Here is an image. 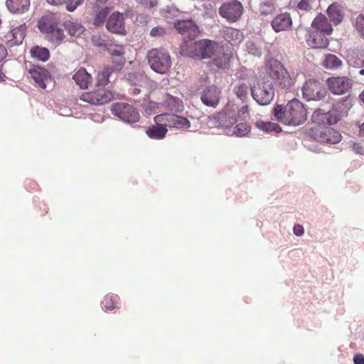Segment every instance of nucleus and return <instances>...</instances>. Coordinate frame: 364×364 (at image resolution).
I'll list each match as a JSON object with an SVG mask.
<instances>
[{
  "label": "nucleus",
  "mask_w": 364,
  "mask_h": 364,
  "mask_svg": "<svg viewBox=\"0 0 364 364\" xmlns=\"http://www.w3.org/2000/svg\"><path fill=\"white\" fill-rule=\"evenodd\" d=\"M277 120L286 125L298 126L307 119V111L297 99L290 100L286 106L278 105L274 109Z\"/></svg>",
  "instance_id": "nucleus-1"
},
{
  "label": "nucleus",
  "mask_w": 364,
  "mask_h": 364,
  "mask_svg": "<svg viewBox=\"0 0 364 364\" xmlns=\"http://www.w3.org/2000/svg\"><path fill=\"white\" fill-rule=\"evenodd\" d=\"M85 0H47L50 4L62 5L65 4L68 11H74L79 6L84 3Z\"/></svg>",
  "instance_id": "nucleus-32"
},
{
  "label": "nucleus",
  "mask_w": 364,
  "mask_h": 364,
  "mask_svg": "<svg viewBox=\"0 0 364 364\" xmlns=\"http://www.w3.org/2000/svg\"><path fill=\"white\" fill-rule=\"evenodd\" d=\"M359 98L364 104V90L360 94Z\"/></svg>",
  "instance_id": "nucleus-57"
},
{
  "label": "nucleus",
  "mask_w": 364,
  "mask_h": 364,
  "mask_svg": "<svg viewBox=\"0 0 364 364\" xmlns=\"http://www.w3.org/2000/svg\"><path fill=\"white\" fill-rule=\"evenodd\" d=\"M220 90L216 86H210L206 88L201 95V101L208 107L215 108L220 99Z\"/></svg>",
  "instance_id": "nucleus-19"
},
{
  "label": "nucleus",
  "mask_w": 364,
  "mask_h": 364,
  "mask_svg": "<svg viewBox=\"0 0 364 364\" xmlns=\"http://www.w3.org/2000/svg\"><path fill=\"white\" fill-rule=\"evenodd\" d=\"M106 28L113 33L124 35L126 33L124 14L119 11L112 12L106 21Z\"/></svg>",
  "instance_id": "nucleus-15"
},
{
  "label": "nucleus",
  "mask_w": 364,
  "mask_h": 364,
  "mask_svg": "<svg viewBox=\"0 0 364 364\" xmlns=\"http://www.w3.org/2000/svg\"><path fill=\"white\" fill-rule=\"evenodd\" d=\"M356 31L364 38V15H359L355 19Z\"/></svg>",
  "instance_id": "nucleus-46"
},
{
  "label": "nucleus",
  "mask_w": 364,
  "mask_h": 364,
  "mask_svg": "<svg viewBox=\"0 0 364 364\" xmlns=\"http://www.w3.org/2000/svg\"><path fill=\"white\" fill-rule=\"evenodd\" d=\"M329 91L335 95H343L353 87V80L347 76H333L326 80Z\"/></svg>",
  "instance_id": "nucleus-9"
},
{
  "label": "nucleus",
  "mask_w": 364,
  "mask_h": 364,
  "mask_svg": "<svg viewBox=\"0 0 364 364\" xmlns=\"http://www.w3.org/2000/svg\"><path fill=\"white\" fill-rule=\"evenodd\" d=\"M220 50V45L211 40L202 39L188 43L185 41L181 46L180 53L183 56L198 59L210 58Z\"/></svg>",
  "instance_id": "nucleus-2"
},
{
  "label": "nucleus",
  "mask_w": 364,
  "mask_h": 364,
  "mask_svg": "<svg viewBox=\"0 0 364 364\" xmlns=\"http://www.w3.org/2000/svg\"><path fill=\"white\" fill-rule=\"evenodd\" d=\"M226 132L228 135H235L237 136L242 137L247 136L251 131V127L246 122H241L237 124L232 129Z\"/></svg>",
  "instance_id": "nucleus-33"
},
{
  "label": "nucleus",
  "mask_w": 364,
  "mask_h": 364,
  "mask_svg": "<svg viewBox=\"0 0 364 364\" xmlns=\"http://www.w3.org/2000/svg\"><path fill=\"white\" fill-rule=\"evenodd\" d=\"M313 120L319 124H335L341 119V115L336 109H331L323 113L321 109L316 110L312 114Z\"/></svg>",
  "instance_id": "nucleus-18"
},
{
  "label": "nucleus",
  "mask_w": 364,
  "mask_h": 364,
  "mask_svg": "<svg viewBox=\"0 0 364 364\" xmlns=\"http://www.w3.org/2000/svg\"><path fill=\"white\" fill-rule=\"evenodd\" d=\"M171 128L188 129L191 127V123L186 117L174 114Z\"/></svg>",
  "instance_id": "nucleus-39"
},
{
  "label": "nucleus",
  "mask_w": 364,
  "mask_h": 364,
  "mask_svg": "<svg viewBox=\"0 0 364 364\" xmlns=\"http://www.w3.org/2000/svg\"><path fill=\"white\" fill-rule=\"evenodd\" d=\"M265 70L268 76L282 89H289L293 85L289 72L278 60H268L265 64Z\"/></svg>",
  "instance_id": "nucleus-3"
},
{
  "label": "nucleus",
  "mask_w": 364,
  "mask_h": 364,
  "mask_svg": "<svg viewBox=\"0 0 364 364\" xmlns=\"http://www.w3.org/2000/svg\"><path fill=\"white\" fill-rule=\"evenodd\" d=\"M64 27L72 36L78 37L85 31V28L82 24L72 21H65Z\"/></svg>",
  "instance_id": "nucleus-31"
},
{
  "label": "nucleus",
  "mask_w": 364,
  "mask_h": 364,
  "mask_svg": "<svg viewBox=\"0 0 364 364\" xmlns=\"http://www.w3.org/2000/svg\"><path fill=\"white\" fill-rule=\"evenodd\" d=\"M327 36L311 28L308 31L306 41L307 44L314 48H324L328 45Z\"/></svg>",
  "instance_id": "nucleus-17"
},
{
  "label": "nucleus",
  "mask_w": 364,
  "mask_h": 364,
  "mask_svg": "<svg viewBox=\"0 0 364 364\" xmlns=\"http://www.w3.org/2000/svg\"><path fill=\"white\" fill-rule=\"evenodd\" d=\"M166 33L165 29L161 26L153 28L150 31V35L152 37H161Z\"/></svg>",
  "instance_id": "nucleus-47"
},
{
  "label": "nucleus",
  "mask_w": 364,
  "mask_h": 364,
  "mask_svg": "<svg viewBox=\"0 0 364 364\" xmlns=\"http://www.w3.org/2000/svg\"><path fill=\"white\" fill-rule=\"evenodd\" d=\"M174 28L178 33L183 36V43L186 41L190 43L186 39L192 41L200 33L199 27L191 19L176 21L174 23Z\"/></svg>",
  "instance_id": "nucleus-12"
},
{
  "label": "nucleus",
  "mask_w": 364,
  "mask_h": 364,
  "mask_svg": "<svg viewBox=\"0 0 364 364\" xmlns=\"http://www.w3.org/2000/svg\"><path fill=\"white\" fill-rule=\"evenodd\" d=\"M354 364H364V355L361 353L355 354L353 357Z\"/></svg>",
  "instance_id": "nucleus-51"
},
{
  "label": "nucleus",
  "mask_w": 364,
  "mask_h": 364,
  "mask_svg": "<svg viewBox=\"0 0 364 364\" xmlns=\"http://www.w3.org/2000/svg\"><path fill=\"white\" fill-rule=\"evenodd\" d=\"M239 112L242 113V114H248L249 113V107L247 105H245L243 106L240 110L239 111Z\"/></svg>",
  "instance_id": "nucleus-55"
},
{
  "label": "nucleus",
  "mask_w": 364,
  "mask_h": 364,
  "mask_svg": "<svg viewBox=\"0 0 364 364\" xmlns=\"http://www.w3.org/2000/svg\"><path fill=\"white\" fill-rule=\"evenodd\" d=\"M242 12V4L236 0L224 3L219 9L220 15L229 22H236L241 17Z\"/></svg>",
  "instance_id": "nucleus-13"
},
{
  "label": "nucleus",
  "mask_w": 364,
  "mask_h": 364,
  "mask_svg": "<svg viewBox=\"0 0 364 364\" xmlns=\"http://www.w3.org/2000/svg\"><path fill=\"white\" fill-rule=\"evenodd\" d=\"M146 58L151 70L157 73L166 74L171 67V55L162 48L149 50Z\"/></svg>",
  "instance_id": "nucleus-4"
},
{
  "label": "nucleus",
  "mask_w": 364,
  "mask_h": 364,
  "mask_svg": "<svg viewBox=\"0 0 364 364\" xmlns=\"http://www.w3.org/2000/svg\"><path fill=\"white\" fill-rule=\"evenodd\" d=\"M293 231L296 236H301L304 232L303 226L299 224L294 225Z\"/></svg>",
  "instance_id": "nucleus-50"
},
{
  "label": "nucleus",
  "mask_w": 364,
  "mask_h": 364,
  "mask_svg": "<svg viewBox=\"0 0 364 364\" xmlns=\"http://www.w3.org/2000/svg\"><path fill=\"white\" fill-rule=\"evenodd\" d=\"M359 74H360V75H364V69H361V70H360V71H359Z\"/></svg>",
  "instance_id": "nucleus-59"
},
{
  "label": "nucleus",
  "mask_w": 364,
  "mask_h": 364,
  "mask_svg": "<svg viewBox=\"0 0 364 364\" xmlns=\"http://www.w3.org/2000/svg\"><path fill=\"white\" fill-rule=\"evenodd\" d=\"M31 0H6L8 10L15 14H22L29 10Z\"/></svg>",
  "instance_id": "nucleus-22"
},
{
  "label": "nucleus",
  "mask_w": 364,
  "mask_h": 364,
  "mask_svg": "<svg viewBox=\"0 0 364 364\" xmlns=\"http://www.w3.org/2000/svg\"><path fill=\"white\" fill-rule=\"evenodd\" d=\"M140 3L146 7L153 8L158 4L157 0H139Z\"/></svg>",
  "instance_id": "nucleus-49"
},
{
  "label": "nucleus",
  "mask_w": 364,
  "mask_h": 364,
  "mask_svg": "<svg viewBox=\"0 0 364 364\" xmlns=\"http://www.w3.org/2000/svg\"><path fill=\"white\" fill-rule=\"evenodd\" d=\"M168 129L160 124L149 127L146 131L149 137L154 139H162L165 137Z\"/></svg>",
  "instance_id": "nucleus-29"
},
{
  "label": "nucleus",
  "mask_w": 364,
  "mask_h": 364,
  "mask_svg": "<svg viewBox=\"0 0 364 364\" xmlns=\"http://www.w3.org/2000/svg\"><path fill=\"white\" fill-rule=\"evenodd\" d=\"M114 68L112 66L105 67L103 70L98 73V85L104 86L106 85L108 82H109L110 77L112 74L114 73Z\"/></svg>",
  "instance_id": "nucleus-35"
},
{
  "label": "nucleus",
  "mask_w": 364,
  "mask_h": 364,
  "mask_svg": "<svg viewBox=\"0 0 364 364\" xmlns=\"http://www.w3.org/2000/svg\"><path fill=\"white\" fill-rule=\"evenodd\" d=\"M109 53L114 56H121L124 54V48L121 45L110 44L107 47Z\"/></svg>",
  "instance_id": "nucleus-43"
},
{
  "label": "nucleus",
  "mask_w": 364,
  "mask_h": 364,
  "mask_svg": "<svg viewBox=\"0 0 364 364\" xmlns=\"http://www.w3.org/2000/svg\"><path fill=\"white\" fill-rule=\"evenodd\" d=\"M31 57L34 60L46 62L50 58V51L45 47L34 46L30 50Z\"/></svg>",
  "instance_id": "nucleus-27"
},
{
  "label": "nucleus",
  "mask_w": 364,
  "mask_h": 364,
  "mask_svg": "<svg viewBox=\"0 0 364 364\" xmlns=\"http://www.w3.org/2000/svg\"><path fill=\"white\" fill-rule=\"evenodd\" d=\"M126 80L131 86L144 87L148 83V77L143 72H131L126 75Z\"/></svg>",
  "instance_id": "nucleus-25"
},
{
  "label": "nucleus",
  "mask_w": 364,
  "mask_h": 364,
  "mask_svg": "<svg viewBox=\"0 0 364 364\" xmlns=\"http://www.w3.org/2000/svg\"><path fill=\"white\" fill-rule=\"evenodd\" d=\"M132 87L130 89L131 92L133 95H136L141 92V87L139 86H132Z\"/></svg>",
  "instance_id": "nucleus-54"
},
{
  "label": "nucleus",
  "mask_w": 364,
  "mask_h": 364,
  "mask_svg": "<svg viewBox=\"0 0 364 364\" xmlns=\"http://www.w3.org/2000/svg\"><path fill=\"white\" fill-rule=\"evenodd\" d=\"M302 93L307 101L321 100L326 96V91L318 80H309L303 85Z\"/></svg>",
  "instance_id": "nucleus-11"
},
{
  "label": "nucleus",
  "mask_w": 364,
  "mask_h": 364,
  "mask_svg": "<svg viewBox=\"0 0 364 364\" xmlns=\"http://www.w3.org/2000/svg\"><path fill=\"white\" fill-rule=\"evenodd\" d=\"M322 65L326 69L336 70L343 65V62L336 55L329 53L325 55Z\"/></svg>",
  "instance_id": "nucleus-30"
},
{
  "label": "nucleus",
  "mask_w": 364,
  "mask_h": 364,
  "mask_svg": "<svg viewBox=\"0 0 364 364\" xmlns=\"http://www.w3.org/2000/svg\"><path fill=\"white\" fill-rule=\"evenodd\" d=\"M275 32H280L290 29L292 26V20L289 13H282L277 15L271 23Z\"/></svg>",
  "instance_id": "nucleus-20"
},
{
  "label": "nucleus",
  "mask_w": 364,
  "mask_h": 364,
  "mask_svg": "<svg viewBox=\"0 0 364 364\" xmlns=\"http://www.w3.org/2000/svg\"><path fill=\"white\" fill-rule=\"evenodd\" d=\"M354 54L355 56L352 55L348 60V62L350 63V64L355 67H359V68L363 67L364 66V55L360 54L361 58H359L358 56L360 54L358 53H356Z\"/></svg>",
  "instance_id": "nucleus-44"
},
{
  "label": "nucleus",
  "mask_w": 364,
  "mask_h": 364,
  "mask_svg": "<svg viewBox=\"0 0 364 364\" xmlns=\"http://www.w3.org/2000/svg\"><path fill=\"white\" fill-rule=\"evenodd\" d=\"M174 114H161L154 117V122L157 124L161 125L163 127L171 128L172 122H173Z\"/></svg>",
  "instance_id": "nucleus-37"
},
{
  "label": "nucleus",
  "mask_w": 364,
  "mask_h": 364,
  "mask_svg": "<svg viewBox=\"0 0 364 364\" xmlns=\"http://www.w3.org/2000/svg\"><path fill=\"white\" fill-rule=\"evenodd\" d=\"M234 91L236 95L241 100H245L248 95L249 86L245 83L238 84L235 86Z\"/></svg>",
  "instance_id": "nucleus-42"
},
{
  "label": "nucleus",
  "mask_w": 364,
  "mask_h": 364,
  "mask_svg": "<svg viewBox=\"0 0 364 364\" xmlns=\"http://www.w3.org/2000/svg\"><path fill=\"white\" fill-rule=\"evenodd\" d=\"M208 126L210 129L220 128V120L219 119V112L208 117Z\"/></svg>",
  "instance_id": "nucleus-45"
},
{
  "label": "nucleus",
  "mask_w": 364,
  "mask_h": 364,
  "mask_svg": "<svg viewBox=\"0 0 364 364\" xmlns=\"http://www.w3.org/2000/svg\"><path fill=\"white\" fill-rule=\"evenodd\" d=\"M109 0H97V1L100 2V3H106L107 1H108Z\"/></svg>",
  "instance_id": "nucleus-58"
},
{
  "label": "nucleus",
  "mask_w": 364,
  "mask_h": 364,
  "mask_svg": "<svg viewBox=\"0 0 364 364\" xmlns=\"http://www.w3.org/2000/svg\"><path fill=\"white\" fill-rule=\"evenodd\" d=\"M111 112L113 115L127 123L137 122L140 118L138 111L134 106L124 102L112 104Z\"/></svg>",
  "instance_id": "nucleus-6"
},
{
  "label": "nucleus",
  "mask_w": 364,
  "mask_h": 364,
  "mask_svg": "<svg viewBox=\"0 0 364 364\" xmlns=\"http://www.w3.org/2000/svg\"><path fill=\"white\" fill-rule=\"evenodd\" d=\"M256 126L259 129L263 130L267 132H278V129H280L279 127L273 122H263V121H257L256 122Z\"/></svg>",
  "instance_id": "nucleus-40"
},
{
  "label": "nucleus",
  "mask_w": 364,
  "mask_h": 364,
  "mask_svg": "<svg viewBox=\"0 0 364 364\" xmlns=\"http://www.w3.org/2000/svg\"><path fill=\"white\" fill-rule=\"evenodd\" d=\"M358 135L360 136H364V122L359 125Z\"/></svg>",
  "instance_id": "nucleus-56"
},
{
  "label": "nucleus",
  "mask_w": 364,
  "mask_h": 364,
  "mask_svg": "<svg viewBox=\"0 0 364 364\" xmlns=\"http://www.w3.org/2000/svg\"><path fill=\"white\" fill-rule=\"evenodd\" d=\"M119 296L116 294H107L102 301V308L105 311H112L117 307Z\"/></svg>",
  "instance_id": "nucleus-34"
},
{
  "label": "nucleus",
  "mask_w": 364,
  "mask_h": 364,
  "mask_svg": "<svg viewBox=\"0 0 364 364\" xmlns=\"http://www.w3.org/2000/svg\"><path fill=\"white\" fill-rule=\"evenodd\" d=\"M75 82L82 89L87 88L88 85L92 82V75L87 72V70L81 68H80L73 77Z\"/></svg>",
  "instance_id": "nucleus-26"
},
{
  "label": "nucleus",
  "mask_w": 364,
  "mask_h": 364,
  "mask_svg": "<svg viewBox=\"0 0 364 364\" xmlns=\"http://www.w3.org/2000/svg\"><path fill=\"white\" fill-rule=\"evenodd\" d=\"M311 136L316 141L323 144H336L342 139L341 134L337 130L318 125L311 129Z\"/></svg>",
  "instance_id": "nucleus-7"
},
{
  "label": "nucleus",
  "mask_w": 364,
  "mask_h": 364,
  "mask_svg": "<svg viewBox=\"0 0 364 364\" xmlns=\"http://www.w3.org/2000/svg\"><path fill=\"white\" fill-rule=\"evenodd\" d=\"M297 8L304 10L309 11L311 9V0H301L297 5Z\"/></svg>",
  "instance_id": "nucleus-48"
},
{
  "label": "nucleus",
  "mask_w": 364,
  "mask_h": 364,
  "mask_svg": "<svg viewBox=\"0 0 364 364\" xmlns=\"http://www.w3.org/2000/svg\"><path fill=\"white\" fill-rule=\"evenodd\" d=\"M213 57L214 64L220 68H226L230 63L231 53L229 50L225 49L220 46V50L217 51Z\"/></svg>",
  "instance_id": "nucleus-23"
},
{
  "label": "nucleus",
  "mask_w": 364,
  "mask_h": 364,
  "mask_svg": "<svg viewBox=\"0 0 364 364\" xmlns=\"http://www.w3.org/2000/svg\"><path fill=\"white\" fill-rule=\"evenodd\" d=\"M7 49L3 44L0 43V62H1L7 55Z\"/></svg>",
  "instance_id": "nucleus-52"
},
{
  "label": "nucleus",
  "mask_w": 364,
  "mask_h": 364,
  "mask_svg": "<svg viewBox=\"0 0 364 364\" xmlns=\"http://www.w3.org/2000/svg\"><path fill=\"white\" fill-rule=\"evenodd\" d=\"M38 28L42 33L51 34L57 41H62L64 38L63 31L58 27L57 19L53 14L42 16L38 22Z\"/></svg>",
  "instance_id": "nucleus-8"
},
{
  "label": "nucleus",
  "mask_w": 364,
  "mask_h": 364,
  "mask_svg": "<svg viewBox=\"0 0 364 364\" xmlns=\"http://www.w3.org/2000/svg\"><path fill=\"white\" fill-rule=\"evenodd\" d=\"M164 105L171 111L180 112L183 108L182 100L169 94H166L164 96Z\"/></svg>",
  "instance_id": "nucleus-28"
},
{
  "label": "nucleus",
  "mask_w": 364,
  "mask_h": 364,
  "mask_svg": "<svg viewBox=\"0 0 364 364\" xmlns=\"http://www.w3.org/2000/svg\"><path fill=\"white\" fill-rule=\"evenodd\" d=\"M28 73L35 83L42 89H46L47 84L52 82L50 73L43 67L33 65L28 69Z\"/></svg>",
  "instance_id": "nucleus-14"
},
{
  "label": "nucleus",
  "mask_w": 364,
  "mask_h": 364,
  "mask_svg": "<svg viewBox=\"0 0 364 364\" xmlns=\"http://www.w3.org/2000/svg\"><path fill=\"white\" fill-rule=\"evenodd\" d=\"M113 98V93L104 88H99L94 91L84 92L80 97L82 101L96 106L107 104Z\"/></svg>",
  "instance_id": "nucleus-10"
},
{
  "label": "nucleus",
  "mask_w": 364,
  "mask_h": 364,
  "mask_svg": "<svg viewBox=\"0 0 364 364\" xmlns=\"http://www.w3.org/2000/svg\"><path fill=\"white\" fill-rule=\"evenodd\" d=\"M312 28L318 31L319 33H323L326 35L330 36L333 32V27L331 23L328 21V18L324 14H318L311 23Z\"/></svg>",
  "instance_id": "nucleus-21"
},
{
  "label": "nucleus",
  "mask_w": 364,
  "mask_h": 364,
  "mask_svg": "<svg viewBox=\"0 0 364 364\" xmlns=\"http://www.w3.org/2000/svg\"><path fill=\"white\" fill-rule=\"evenodd\" d=\"M110 13V9L105 7L100 10L95 15L93 23L95 26H102L106 22Z\"/></svg>",
  "instance_id": "nucleus-38"
},
{
  "label": "nucleus",
  "mask_w": 364,
  "mask_h": 364,
  "mask_svg": "<svg viewBox=\"0 0 364 364\" xmlns=\"http://www.w3.org/2000/svg\"><path fill=\"white\" fill-rule=\"evenodd\" d=\"M327 14L331 21L335 24H339L343 19V9L338 3L331 4L327 9Z\"/></svg>",
  "instance_id": "nucleus-24"
},
{
  "label": "nucleus",
  "mask_w": 364,
  "mask_h": 364,
  "mask_svg": "<svg viewBox=\"0 0 364 364\" xmlns=\"http://www.w3.org/2000/svg\"><path fill=\"white\" fill-rule=\"evenodd\" d=\"M26 35V24H21L14 28L4 36V41L7 46L14 47L21 45Z\"/></svg>",
  "instance_id": "nucleus-16"
},
{
  "label": "nucleus",
  "mask_w": 364,
  "mask_h": 364,
  "mask_svg": "<svg viewBox=\"0 0 364 364\" xmlns=\"http://www.w3.org/2000/svg\"><path fill=\"white\" fill-rule=\"evenodd\" d=\"M253 99L260 105H267L274 96V88L271 82L260 79L251 87Z\"/></svg>",
  "instance_id": "nucleus-5"
},
{
  "label": "nucleus",
  "mask_w": 364,
  "mask_h": 364,
  "mask_svg": "<svg viewBox=\"0 0 364 364\" xmlns=\"http://www.w3.org/2000/svg\"><path fill=\"white\" fill-rule=\"evenodd\" d=\"M225 39L232 44L240 42L242 40V33L235 28H228L225 32Z\"/></svg>",
  "instance_id": "nucleus-36"
},
{
  "label": "nucleus",
  "mask_w": 364,
  "mask_h": 364,
  "mask_svg": "<svg viewBox=\"0 0 364 364\" xmlns=\"http://www.w3.org/2000/svg\"><path fill=\"white\" fill-rule=\"evenodd\" d=\"M219 119L220 120L221 129H223L225 131L228 129L229 127L236 122L235 118L223 112H219Z\"/></svg>",
  "instance_id": "nucleus-41"
},
{
  "label": "nucleus",
  "mask_w": 364,
  "mask_h": 364,
  "mask_svg": "<svg viewBox=\"0 0 364 364\" xmlns=\"http://www.w3.org/2000/svg\"><path fill=\"white\" fill-rule=\"evenodd\" d=\"M353 148L355 150V151L358 154H361L364 151V148L361 145H360L359 144H357V143L353 144Z\"/></svg>",
  "instance_id": "nucleus-53"
}]
</instances>
